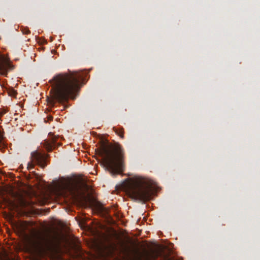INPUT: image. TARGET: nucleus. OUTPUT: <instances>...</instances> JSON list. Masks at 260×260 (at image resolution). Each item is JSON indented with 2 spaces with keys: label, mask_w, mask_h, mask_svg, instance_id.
Segmentation results:
<instances>
[{
  "label": "nucleus",
  "mask_w": 260,
  "mask_h": 260,
  "mask_svg": "<svg viewBox=\"0 0 260 260\" xmlns=\"http://www.w3.org/2000/svg\"><path fill=\"white\" fill-rule=\"evenodd\" d=\"M22 32L23 34L27 35L30 33V31L28 28H25L22 29Z\"/></svg>",
  "instance_id": "obj_15"
},
{
  "label": "nucleus",
  "mask_w": 260,
  "mask_h": 260,
  "mask_svg": "<svg viewBox=\"0 0 260 260\" xmlns=\"http://www.w3.org/2000/svg\"><path fill=\"white\" fill-rule=\"evenodd\" d=\"M81 184L83 187L86 188V189H87L88 188V185L83 180L81 181Z\"/></svg>",
  "instance_id": "obj_14"
},
{
  "label": "nucleus",
  "mask_w": 260,
  "mask_h": 260,
  "mask_svg": "<svg viewBox=\"0 0 260 260\" xmlns=\"http://www.w3.org/2000/svg\"><path fill=\"white\" fill-rule=\"evenodd\" d=\"M52 119H53V117H52V116H50L49 117V120H52Z\"/></svg>",
  "instance_id": "obj_19"
},
{
  "label": "nucleus",
  "mask_w": 260,
  "mask_h": 260,
  "mask_svg": "<svg viewBox=\"0 0 260 260\" xmlns=\"http://www.w3.org/2000/svg\"><path fill=\"white\" fill-rule=\"evenodd\" d=\"M10 64L7 58L0 55V74L6 76Z\"/></svg>",
  "instance_id": "obj_6"
},
{
  "label": "nucleus",
  "mask_w": 260,
  "mask_h": 260,
  "mask_svg": "<svg viewBox=\"0 0 260 260\" xmlns=\"http://www.w3.org/2000/svg\"><path fill=\"white\" fill-rule=\"evenodd\" d=\"M164 258H165V259L168 258L167 257H166V256H164Z\"/></svg>",
  "instance_id": "obj_20"
},
{
  "label": "nucleus",
  "mask_w": 260,
  "mask_h": 260,
  "mask_svg": "<svg viewBox=\"0 0 260 260\" xmlns=\"http://www.w3.org/2000/svg\"><path fill=\"white\" fill-rule=\"evenodd\" d=\"M65 189L72 196L75 197L78 191L79 187L77 185H69L65 187Z\"/></svg>",
  "instance_id": "obj_7"
},
{
  "label": "nucleus",
  "mask_w": 260,
  "mask_h": 260,
  "mask_svg": "<svg viewBox=\"0 0 260 260\" xmlns=\"http://www.w3.org/2000/svg\"><path fill=\"white\" fill-rule=\"evenodd\" d=\"M103 157L102 164L112 175L122 172L124 150L118 143L113 148L103 144L99 152Z\"/></svg>",
  "instance_id": "obj_2"
},
{
  "label": "nucleus",
  "mask_w": 260,
  "mask_h": 260,
  "mask_svg": "<svg viewBox=\"0 0 260 260\" xmlns=\"http://www.w3.org/2000/svg\"><path fill=\"white\" fill-rule=\"evenodd\" d=\"M5 113H6V111H3L2 112H0V116H2Z\"/></svg>",
  "instance_id": "obj_17"
},
{
  "label": "nucleus",
  "mask_w": 260,
  "mask_h": 260,
  "mask_svg": "<svg viewBox=\"0 0 260 260\" xmlns=\"http://www.w3.org/2000/svg\"><path fill=\"white\" fill-rule=\"evenodd\" d=\"M62 238L60 237H53L51 240V242L55 244H58L60 242Z\"/></svg>",
  "instance_id": "obj_10"
},
{
  "label": "nucleus",
  "mask_w": 260,
  "mask_h": 260,
  "mask_svg": "<svg viewBox=\"0 0 260 260\" xmlns=\"http://www.w3.org/2000/svg\"><path fill=\"white\" fill-rule=\"evenodd\" d=\"M116 247L115 246H111L109 249V253L110 254L112 255L114 254L115 251L116 250Z\"/></svg>",
  "instance_id": "obj_12"
},
{
  "label": "nucleus",
  "mask_w": 260,
  "mask_h": 260,
  "mask_svg": "<svg viewBox=\"0 0 260 260\" xmlns=\"http://www.w3.org/2000/svg\"><path fill=\"white\" fill-rule=\"evenodd\" d=\"M16 91L13 90V93L12 94V95H13V96L15 95L16 94Z\"/></svg>",
  "instance_id": "obj_18"
},
{
  "label": "nucleus",
  "mask_w": 260,
  "mask_h": 260,
  "mask_svg": "<svg viewBox=\"0 0 260 260\" xmlns=\"http://www.w3.org/2000/svg\"><path fill=\"white\" fill-rule=\"evenodd\" d=\"M83 79V74L77 72L70 71L55 76L51 81L54 99L59 103L67 101L69 98L74 99Z\"/></svg>",
  "instance_id": "obj_1"
},
{
  "label": "nucleus",
  "mask_w": 260,
  "mask_h": 260,
  "mask_svg": "<svg viewBox=\"0 0 260 260\" xmlns=\"http://www.w3.org/2000/svg\"><path fill=\"white\" fill-rule=\"evenodd\" d=\"M47 155L38 151L32 152L30 155V161L27 164V170H30L34 169L36 165L39 166L42 168H44L47 165Z\"/></svg>",
  "instance_id": "obj_4"
},
{
  "label": "nucleus",
  "mask_w": 260,
  "mask_h": 260,
  "mask_svg": "<svg viewBox=\"0 0 260 260\" xmlns=\"http://www.w3.org/2000/svg\"><path fill=\"white\" fill-rule=\"evenodd\" d=\"M153 185V181L149 179L135 176L129 179L127 192L132 199L145 202L149 200L151 196Z\"/></svg>",
  "instance_id": "obj_3"
},
{
  "label": "nucleus",
  "mask_w": 260,
  "mask_h": 260,
  "mask_svg": "<svg viewBox=\"0 0 260 260\" xmlns=\"http://www.w3.org/2000/svg\"><path fill=\"white\" fill-rule=\"evenodd\" d=\"M103 210V208L101 207V210Z\"/></svg>",
  "instance_id": "obj_21"
},
{
  "label": "nucleus",
  "mask_w": 260,
  "mask_h": 260,
  "mask_svg": "<svg viewBox=\"0 0 260 260\" xmlns=\"http://www.w3.org/2000/svg\"><path fill=\"white\" fill-rule=\"evenodd\" d=\"M35 245H36V246L38 248L42 246L43 243L41 241V237L40 236L38 237V240L36 242Z\"/></svg>",
  "instance_id": "obj_11"
},
{
  "label": "nucleus",
  "mask_w": 260,
  "mask_h": 260,
  "mask_svg": "<svg viewBox=\"0 0 260 260\" xmlns=\"http://www.w3.org/2000/svg\"><path fill=\"white\" fill-rule=\"evenodd\" d=\"M19 205L22 207L25 206L28 204L26 201H25L24 200L23 197L22 196H20L19 198Z\"/></svg>",
  "instance_id": "obj_9"
},
{
  "label": "nucleus",
  "mask_w": 260,
  "mask_h": 260,
  "mask_svg": "<svg viewBox=\"0 0 260 260\" xmlns=\"http://www.w3.org/2000/svg\"><path fill=\"white\" fill-rule=\"evenodd\" d=\"M49 140H45L43 144L45 148L48 151H51L56 146L60 145V143L56 144V142L59 138L58 136L54 135L52 133H49Z\"/></svg>",
  "instance_id": "obj_5"
},
{
  "label": "nucleus",
  "mask_w": 260,
  "mask_h": 260,
  "mask_svg": "<svg viewBox=\"0 0 260 260\" xmlns=\"http://www.w3.org/2000/svg\"><path fill=\"white\" fill-rule=\"evenodd\" d=\"M161 254L159 252H156V253L152 255V257L153 258V260H156V259L157 258V257L160 255Z\"/></svg>",
  "instance_id": "obj_16"
},
{
  "label": "nucleus",
  "mask_w": 260,
  "mask_h": 260,
  "mask_svg": "<svg viewBox=\"0 0 260 260\" xmlns=\"http://www.w3.org/2000/svg\"><path fill=\"white\" fill-rule=\"evenodd\" d=\"M121 252L124 254V259H125V258H130L128 253L127 252V251L125 250H122L121 251Z\"/></svg>",
  "instance_id": "obj_13"
},
{
  "label": "nucleus",
  "mask_w": 260,
  "mask_h": 260,
  "mask_svg": "<svg viewBox=\"0 0 260 260\" xmlns=\"http://www.w3.org/2000/svg\"><path fill=\"white\" fill-rule=\"evenodd\" d=\"M114 132L116 134H117L121 138H124V130L123 128H113Z\"/></svg>",
  "instance_id": "obj_8"
}]
</instances>
